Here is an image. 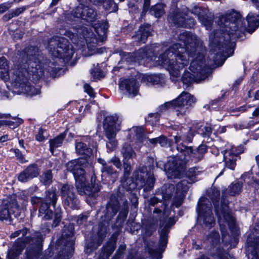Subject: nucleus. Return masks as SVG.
I'll return each instance as SVG.
<instances>
[{
  "instance_id": "nucleus-1",
  "label": "nucleus",
  "mask_w": 259,
  "mask_h": 259,
  "mask_svg": "<svg viewBox=\"0 0 259 259\" xmlns=\"http://www.w3.org/2000/svg\"><path fill=\"white\" fill-rule=\"evenodd\" d=\"M247 26L241 14L232 11L219 17L218 21L221 29L209 35V46L215 65H222L229 57V51L234 45V40L240 38L250 28L254 30L259 26V16L250 13L247 17Z\"/></svg>"
},
{
  "instance_id": "nucleus-2",
  "label": "nucleus",
  "mask_w": 259,
  "mask_h": 259,
  "mask_svg": "<svg viewBox=\"0 0 259 259\" xmlns=\"http://www.w3.org/2000/svg\"><path fill=\"white\" fill-rule=\"evenodd\" d=\"M179 40L183 42L175 44L165 50L159 57H154V60L168 70L171 79L175 81L180 77V71L189 63V56H196L199 53L204 54L202 42L195 34L185 31L180 33Z\"/></svg>"
},
{
  "instance_id": "nucleus-3",
  "label": "nucleus",
  "mask_w": 259,
  "mask_h": 259,
  "mask_svg": "<svg viewBox=\"0 0 259 259\" xmlns=\"http://www.w3.org/2000/svg\"><path fill=\"white\" fill-rule=\"evenodd\" d=\"M38 55V48L32 46L25 48L20 53L19 63L15 65L13 77V86L18 90V92L30 96L40 93L39 90L31 85L28 81L30 75L40 76L43 73Z\"/></svg>"
},
{
  "instance_id": "nucleus-4",
  "label": "nucleus",
  "mask_w": 259,
  "mask_h": 259,
  "mask_svg": "<svg viewBox=\"0 0 259 259\" xmlns=\"http://www.w3.org/2000/svg\"><path fill=\"white\" fill-rule=\"evenodd\" d=\"M28 230L24 228L21 230H17L12 233L10 235L11 238L21 236L13 245L12 248L9 251L7 254V259H16L17 257L21 253L26 245L31 242L34 246L27 249L26 255L27 259H37L41 255V246L40 243L42 239V236L40 233H35L32 236H26Z\"/></svg>"
},
{
  "instance_id": "nucleus-5",
  "label": "nucleus",
  "mask_w": 259,
  "mask_h": 259,
  "mask_svg": "<svg viewBox=\"0 0 259 259\" xmlns=\"http://www.w3.org/2000/svg\"><path fill=\"white\" fill-rule=\"evenodd\" d=\"M177 148L178 151L184 155V160L175 158L167 162L166 165V167L167 168V177L171 179L180 177L183 174L186 162H199L203 158L204 154L207 151L206 147L204 145H200L195 150H193L192 147L183 145L177 146Z\"/></svg>"
},
{
  "instance_id": "nucleus-6",
  "label": "nucleus",
  "mask_w": 259,
  "mask_h": 259,
  "mask_svg": "<svg viewBox=\"0 0 259 259\" xmlns=\"http://www.w3.org/2000/svg\"><path fill=\"white\" fill-rule=\"evenodd\" d=\"M89 166H91V160L89 158H83L71 160L66 164L67 170L71 172L74 177L78 193L81 195L93 197L95 194V190L87 185L84 170V168Z\"/></svg>"
},
{
  "instance_id": "nucleus-7",
  "label": "nucleus",
  "mask_w": 259,
  "mask_h": 259,
  "mask_svg": "<svg viewBox=\"0 0 259 259\" xmlns=\"http://www.w3.org/2000/svg\"><path fill=\"white\" fill-rule=\"evenodd\" d=\"M191 72L185 71L182 77L184 84L189 85L193 82H199L205 80L211 72L210 63H206L203 53H199L190 63Z\"/></svg>"
},
{
  "instance_id": "nucleus-8",
  "label": "nucleus",
  "mask_w": 259,
  "mask_h": 259,
  "mask_svg": "<svg viewBox=\"0 0 259 259\" xmlns=\"http://www.w3.org/2000/svg\"><path fill=\"white\" fill-rule=\"evenodd\" d=\"M119 202L117 197L112 195L106 206V212L104 217H102V222L99 225V230L97 236L92 239V241L86 245L87 252L90 249L91 251L96 249L102 243L106 237V227L108 222L117 212L119 209Z\"/></svg>"
},
{
  "instance_id": "nucleus-9",
  "label": "nucleus",
  "mask_w": 259,
  "mask_h": 259,
  "mask_svg": "<svg viewBox=\"0 0 259 259\" xmlns=\"http://www.w3.org/2000/svg\"><path fill=\"white\" fill-rule=\"evenodd\" d=\"M220 192L218 190H212V194L209 195V198L213 203L216 214L218 217V221L220 224L222 235L224 237L226 233V228L227 227L233 228L235 226V220L231 214L228 207V201H226V196L223 194L221 205L219 207L217 205L219 199Z\"/></svg>"
},
{
  "instance_id": "nucleus-10",
  "label": "nucleus",
  "mask_w": 259,
  "mask_h": 259,
  "mask_svg": "<svg viewBox=\"0 0 259 259\" xmlns=\"http://www.w3.org/2000/svg\"><path fill=\"white\" fill-rule=\"evenodd\" d=\"M48 49L52 56L63 59L65 62L69 61L74 54L73 49L70 46L67 39L60 36H56L50 39Z\"/></svg>"
},
{
  "instance_id": "nucleus-11",
  "label": "nucleus",
  "mask_w": 259,
  "mask_h": 259,
  "mask_svg": "<svg viewBox=\"0 0 259 259\" xmlns=\"http://www.w3.org/2000/svg\"><path fill=\"white\" fill-rule=\"evenodd\" d=\"M21 211V208L18 203L15 196H11L3 201L0 206V220L12 221L11 214L18 217Z\"/></svg>"
},
{
  "instance_id": "nucleus-12",
  "label": "nucleus",
  "mask_w": 259,
  "mask_h": 259,
  "mask_svg": "<svg viewBox=\"0 0 259 259\" xmlns=\"http://www.w3.org/2000/svg\"><path fill=\"white\" fill-rule=\"evenodd\" d=\"M198 221L208 228H211L214 224V219L211 211V204L204 197L200 198L198 203Z\"/></svg>"
},
{
  "instance_id": "nucleus-13",
  "label": "nucleus",
  "mask_w": 259,
  "mask_h": 259,
  "mask_svg": "<svg viewBox=\"0 0 259 259\" xmlns=\"http://www.w3.org/2000/svg\"><path fill=\"white\" fill-rule=\"evenodd\" d=\"M169 224L173 225L175 222L173 219L169 218L168 223H166L164 226H161L159 229V232L160 239L158 243V249H149V252L153 258L160 259L162 257V253L165 250L167 243V235L170 228Z\"/></svg>"
},
{
  "instance_id": "nucleus-14",
  "label": "nucleus",
  "mask_w": 259,
  "mask_h": 259,
  "mask_svg": "<svg viewBox=\"0 0 259 259\" xmlns=\"http://www.w3.org/2000/svg\"><path fill=\"white\" fill-rule=\"evenodd\" d=\"M98 26H94V29L96 34L93 32H88L87 29L83 27V29H79L78 33H80V30L82 32V36L85 39L87 43L90 42L97 43V42H102L106 39V34L108 28V25L106 22L101 24L98 23Z\"/></svg>"
},
{
  "instance_id": "nucleus-15",
  "label": "nucleus",
  "mask_w": 259,
  "mask_h": 259,
  "mask_svg": "<svg viewBox=\"0 0 259 259\" xmlns=\"http://www.w3.org/2000/svg\"><path fill=\"white\" fill-rule=\"evenodd\" d=\"M184 11V10L182 11L179 9L172 11L168 15V21L178 26L186 28L193 27L195 24L194 19L189 16V12Z\"/></svg>"
},
{
  "instance_id": "nucleus-16",
  "label": "nucleus",
  "mask_w": 259,
  "mask_h": 259,
  "mask_svg": "<svg viewBox=\"0 0 259 259\" xmlns=\"http://www.w3.org/2000/svg\"><path fill=\"white\" fill-rule=\"evenodd\" d=\"M134 176L137 184L143 188L144 191L148 192L153 188L155 180L152 175L147 172L146 167H142L135 171Z\"/></svg>"
},
{
  "instance_id": "nucleus-17",
  "label": "nucleus",
  "mask_w": 259,
  "mask_h": 259,
  "mask_svg": "<svg viewBox=\"0 0 259 259\" xmlns=\"http://www.w3.org/2000/svg\"><path fill=\"white\" fill-rule=\"evenodd\" d=\"M175 109H177V115H184L188 109L196 101L195 98L190 94L183 92L176 99L172 100Z\"/></svg>"
},
{
  "instance_id": "nucleus-18",
  "label": "nucleus",
  "mask_w": 259,
  "mask_h": 259,
  "mask_svg": "<svg viewBox=\"0 0 259 259\" xmlns=\"http://www.w3.org/2000/svg\"><path fill=\"white\" fill-rule=\"evenodd\" d=\"M71 15L74 18H81L89 22H94L97 17V13L93 9L82 3L73 10Z\"/></svg>"
},
{
  "instance_id": "nucleus-19",
  "label": "nucleus",
  "mask_w": 259,
  "mask_h": 259,
  "mask_svg": "<svg viewBox=\"0 0 259 259\" xmlns=\"http://www.w3.org/2000/svg\"><path fill=\"white\" fill-rule=\"evenodd\" d=\"M103 128L106 137L116 136L120 130L118 117L116 115L107 116L104 120Z\"/></svg>"
},
{
  "instance_id": "nucleus-20",
  "label": "nucleus",
  "mask_w": 259,
  "mask_h": 259,
  "mask_svg": "<svg viewBox=\"0 0 259 259\" xmlns=\"http://www.w3.org/2000/svg\"><path fill=\"white\" fill-rule=\"evenodd\" d=\"M61 195L65 205L73 209L77 208L78 201L75 197L72 186L68 184L64 185L61 189Z\"/></svg>"
},
{
  "instance_id": "nucleus-21",
  "label": "nucleus",
  "mask_w": 259,
  "mask_h": 259,
  "mask_svg": "<svg viewBox=\"0 0 259 259\" xmlns=\"http://www.w3.org/2000/svg\"><path fill=\"white\" fill-rule=\"evenodd\" d=\"M59 243L65 246L64 250L67 254L64 255V258H69L71 256V253L74 250V238L72 231L66 232V229L63 231L62 236L59 239Z\"/></svg>"
},
{
  "instance_id": "nucleus-22",
  "label": "nucleus",
  "mask_w": 259,
  "mask_h": 259,
  "mask_svg": "<svg viewBox=\"0 0 259 259\" xmlns=\"http://www.w3.org/2000/svg\"><path fill=\"white\" fill-rule=\"evenodd\" d=\"M153 52V47L141 49L136 52L128 54L126 59L127 62L139 63L142 59L152 57Z\"/></svg>"
},
{
  "instance_id": "nucleus-23",
  "label": "nucleus",
  "mask_w": 259,
  "mask_h": 259,
  "mask_svg": "<svg viewBox=\"0 0 259 259\" xmlns=\"http://www.w3.org/2000/svg\"><path fill=\"white\" fill-rule=\"evenodd\" d=\"M240 153L241 151L235 147L224 151L223 155L226 167L232 170L234 169L237 158Z\"/></svg>"
},
{
  "instance_id": "nucleus-24",
  "label": "nucleus",
  "mask_w": 259,
  "mask_h": 259,
  "mask_svg": "<svg viewBox=\"0 0 259 259\" xmlns=\"http://www.w3.org/2000/svg\"><path fill=\"white\" fill-rule=\"evenodd\" d=\"M189 183L186 180H183L178 183L176 187L175 200L174 204L177 207L182 204L185 193L189 189Z\"/></svg>"
},
{
  "instance_id": "nucleus-25",
  "label": "nucleus",
  "mask_w": 259,
  "mask_h": 259,
  "mask_svg": "<svg viewBox=\"0 0 259 259\" xmlns=\"http://www.w3.org/2000/svg\"><path fill=\"white\" fill-rule=\"evenodd\" d=\"M39 175V169L36 164L28 166L18 176V180L21 182H26L37 177Z\"/></svg>"
},
{
  "instance_id": "nucleus-26",
  "label": "nucleus",
  "mask_w": 259,
  "mask_h": 259,
  "mask_svg": "<svg viewBox=\"0 0 259 259\" xmlns=\"http://www.w3.org/2000/svg\"><path fill=\"white\" fill-rule=\"evenodd\" d=\"M120 88L122 90H125L131 98L134 97L138 91V85L133 78L123 79L120 83Z\"/></svg>"
},
{
  "instance_id": "nucleus-27",
  "label": "nucleus",
  "mask_w": 259,
  "mask_h": 259,
  "mask_svg": "<svg viewBox=\"0 0 259 259\" xmlns=\"http://www.w3.org/2000/svg\"><path fill=\"white\" fill-rule=\"evenodd\" d=\"M116 239L113 238L110 239L102 249L97 259H109L116 248Z\"/></svg>"
},
{
  "instance_id": "nucleus-28",
  "label": "nucleus",
  "mask_w": 259,
  "mask_h": 259,
  "mask_svg": "<svg viewBox=\"0 0 259 259\" xmlns=\"http://www.w3.org/2000/svg\"><path fill=\"white\" fill-rule=\"evenodd\" d=\"M150 34V26L144 25L139 28L136 34L133 36V38L138 42L145 43L147 38Z\"/></svg>"
},
{
  "instance_id": "nucleus-29",
  "label": "nucleus",
  "mask_w": 259,
  "mask_h": 259,
  "mask_svg": "<svg viewBox=\"0 0 259 259\" xmlns=\"http://www.w3.org/2000/svg\"><path fill=\"white\" fill-rule=\"evenodd\" d=\"M121 153L123 157V161H128L130 159L135 157L136 154L131 145L128 143L123 145L121 150Z\"/></svg>"
},
{
  "instance_id": "nucleus-30",
  "label": "nucleus",
  "mask_w": 259,
  "mask_h": 259,
  "mask_svg": "<svg viewBox=\"0 0 259 259\" xmlns=\"http://www.w3.org/2000/svg\"><path fill=\"white\" fill-rule=\"evenodd\" d=\"M176 190L175 187L172 184H167L164 186V189L162 190V198L165 201H168L173 197L172 205L175 200Z\"/></svg>"
},
{
  "instance_id": "nucleus-31",
  "label": "nucleus",
  "mask_w": 259,
  "mask_h": 259,
  "mask_svg": "<svg viewBox=\"0 0 259 259\" xmlns=\"http://www.w3.org/2000/svg\"><path fill=\"white\" fill-rule=\"evenodd\" d=\"M76 151L77 153L80 155L86 156L85 158H89L90 160V155H92V149L88 147L87 145L81 142H78L76 143L75 145Z\"/></svg>"
},
{
  "instance_id": "nucleus-32",
  "label": "nucleus",
  "mask_w": 259,
  "mask_h": 259,
  "mask_svg": "<svg viewBox=\"0 0 259 259\" xmlns=\"http://www.w3.org/2000/svg\"><path fill=\"white\" fill-rule=\"evenodd\" d=\"M89 2L94 5L102 4L103 8L110 12H113L117 9V6L114 0H91Z\"/></svg>"
},
{
  "instance_id": "nucleus-33",
  "label": "nucleus",
  "mask_w": 259,
  "mask_h": 259,
  "mask_svg": "<svg viewBox=\"0 0 259 259\" xmlns=\"http://www.w3.org/2000/svg\"><path fill=\"white\" fill-rule=\"evenodd\" d=\"M131 134L135 136L138 142L140 144H143L146 140V137L144 134V130L142 127H133L130 130Z\"/></svg>"
},
{
  "instance_id": "nucleus-34",
  "label": "nucleus",
  "mask_w": 259,
  "mask_h": 259,
  "mask_svg": "<svg viewBox=\"0 0 259 259\" xmlns=\"http://www.w3.org/2000/svg\"><path fill=\"white\" fill-rule=\"evenodd\" d=\"M27 9L28 6H24L12 10L3 16V20L5 21H9L13 17H17L22 14Z\"/></svg>"
},
{
  "instance_id": "nucleus-35",
  "label": "nucleus",
  "mask_w": 259,
  "mask_h": 259,
  "mask_svg": "<svg viewBox=\"0 0 259 259\" xmlns=\"http://www.w3.org/2000/svg\"><path fill=\"white\" fill-rule=\"evenodd\" d=\"M9 66L7 60L5 57L0 58V78L6 79L8 76Z\"/></svg>"
},
{
  "instance_id": "nucleus-36",
  "label": "nucleus",
  "mask_w": 259,
  "mask_h": 259,
  "mask_svg": "<svg viewBox=\"0 0 259 259\" xmlns=\"http://www.w3.org/2000/svg\"><path fill=\"white\" fill-rule=\"evenodd\" d=\"M45 214L44 218L46 220H50L52 218L53 212L49 209V205L46 202H42L39 209V215Z\"/></svg>"
},
{
  "instance_id": "nucleus-37",
  "label": "nucleus",
  "mask_w": 259,
  "mask_h": 259,
  "mask_svg": "<svg viewBox=\"0 0 259 259\" xmlns=\"http://www.w3.org/2000/svg\"><path fill=\"white\" fill-rule=\"evenodd\" d=\"M242 183L235 182L232 183L227 189L228 193L230 196H235L239 194L242 189Z\"/></svg>"
},
{
  "instance_id": "nucleus-38",
  "label": "nucleus",
  "mask_w": 259,
  "mask_h": 259,
  "mask_svg": "<svg viewBox=\"0 0 259 259\" xmlns=\"http://www.w3.org/2000/svg\"><path fill=\"white\" fill-rule=\"evenodd\" d=\"M65 137L64 134H61L59 136L50 141V146L51 152L53 153V150L61 145Z\"/></svg>"
},
{
  "instance_id": "nucleus-39",
  "label": "nucleus",
  "mask_w": 259,
  "mask_h": 259,
  "mask_svg": "<svg viewBox=\"0 0 259 259\" xmlns=\"http://www.w3.org/2000/svg\"><path fill=\"white\" fill-rule=\"evenodd\" d=\"M151 15L155 16L156 18L161 17L165 13L164 5L162 4H158L153 6L150 11Z\"/></svg>"
},
{
  "instance_id": "nucleus-40",
  "label": "nucleus",
  "mask_w": 259,
  "mask_h": 259,
  "mask_svg": "<svg viewBox=\"0 0 259 259\" xmlns=\"http://www.w3.org/2000/svg\"><path fill=\"white\" fill-rule=\"evenodd\" d=\"M199 20L207 29H209L212 25L213 17L210 14L203 15V16H199Z\"/></svg>"
},
{
  "instance_id": "nucleus-41",
  "label": "nucleus",
  "mask_w": 259,
  "mask_h": 259,
  "mask_svg": "<svg viewBox=\"0 0 259 259\" xmlns=\"http://www.w3.org/2000/svg\"><path fill=\"white\" fill-rule=\"evenodd\" d=\"M98 161L102 165V167L101 168L102 172H106L108 174L110 175L113 174L114 170L113 167L111 166L108 165L107 162L104 159L102 158H99L98 159Z\"/></svg>"
},
{
  "instance_id": "nucleus-42",
  "label": "nucleus",
  "mask_w": 259,
  "mask_h": 259,
  "mask_svg": "<svg viewBox=\"0 0 259 259\" xmlns=\"http://www.w3.org/2000/svg\"><path fill=\"white\" fill-rule=\"evenodd\" d=\"M171 108L175 109V105L173 101L166 102L164 104H162L159 106L157 111V113L161 114L166 112L167 110Z\"/></svg>"
},
{
  "instance_id": "nucleus-43",
  "label": "nucleus",
  "mask_w": 259,
  "mask_h": 259,
  "mask_svg": "<svg viewBox=\"0 0 259 259\" xmlns=\"http://www.w3.org/2000/svg\"><path fill=\"white\" fill-rule=\"evenodd\" d=\"M57 197L56 192L54 190L49 191L47 193L46 201H50L53 206L57 202Z\"/></svg>"
},
{
  "instance_id": "nucleus-44",
  "label": "nucleus",
  "mask_w": 259,
  "mask_h": 259,
  "mask_svg": "<svg viewBox=\"0 0 259 259\" xmlns=\"http://www.w3.org/2000/svg\"><path fill=\"white\" fill-rule=\"evenodd\" d=\"M208 240L213 246L220 242V235L217 232H212L208 237Z\"/></svg>"
},
{
  "instance_id": "nucleus-45",
  "label": "nucleus",
  "mask_w": 259,
  "mask_h": 259,
  "mask_svg": "<svg viewBox=\"0 0 259 259\" xmlns=\"http://www.w3.org/2000/svg\"><path fill=\"white\" fill-rule=\"evenodd\" d=\"M116 136L112 137H107L108 141L107 142L106 146L110 151H113L117 146V141L115 139Z\"/></svg>"
},
{
  "instance_id": "nucleus-46",
  "label": "nucleus",
  "mask_w": 259,
  "mask_h": 259,
  "mask_svg": "<svg viewBox=\"0 0 259 259\" xmlns=\"http://www.w3.org/2000/svg\"><path fill=\"white\" fill-rule=\"evenodd\" d=\"M91 74L94 80L99 79L104 76L103 72L98 67L92 69L91 70Z\"/></svg>"
},
{
  "instance_id": "nucleus-47",
  "label": "nucleus",
  "mask_w": 259,
  "mask_h": 259,
  "mask_svg": "<svg viewBox=\"0 0 259 259\" xmlns=\"http://www.w3.org/2000/svg\"><path fill=\"white\" fill-rule=\"evenodd\" d=\"M55 219L53 221L52 226L56 227L58 225L61 220V210L60 208H58L55 210Z\"/></svg>"
},
{
  "instance_id": "nucleus-48",
  "label": "nucleus",
  "mask_w": 259,
  "mask_h": 259,
  "mask_svg": "<svg viewBox=\"0 0 259 259\" xmlns=\"http://www.w3.org/2000/svg\"><path fill=\"white\" fill-rule=\"evenodd\" d=\"M52 174L51 170H47L43 174L42 182L45 185H49L52 182Z\"/></svg>"
},
{
  "instance_id": "nucleus-49",
  "label": "nucleus",
  "mask_w": 259,
  "mask_h": 259,
  "mask_svg": "<svg viewBox=\"0 0 259 259\" xmlns=\"http://www.w3.org/2000/svg\"><path fill=\"white\" fill-rule=\"evenodd\" d=\"M89 217V213L88 212L79 215L77 220V224L78 225H85Z\"/></svg>"
},
{
  "instance_id": "nucleus-50",
  "label": "nucleus",
  "mask_w": 259,
  "mask_h": 259,
  "mask_svg": "<svg viewBox=\"0 0 259 259\" xmlns=\"http://www.w3.org/2000/svg\"><path fill=\"white\" fill-rule=\"evenodd\" d=\"M192 137L193 135L191 133H190L188 134L187 136L185 135H183L182 136H176L175 137V140L176 143L179 142L180 140H183L185 141L190 142L192 141Z\"/></svg>"
},
{
  "instance_id": "nucleus-51",
  "label": "nucleus",
  "mask_w": 259,
  "mask_h": 259,
  "mask_svg": "<svg viewBox=\"0 0 259 259\" xmlns=\"http://www.w3.org/2000/svg\"><path fill=\"white\" fill-rule=\"evenodd\" d=\"M199 171L195 167L191 168L189 169L187 176L191 179V180L194 182L195 181V178L196 176L198 175Z\"/></svg>"
},
{
  "instance_id": "nucleus-52",
  "label": "nucleus",
  "mask_w": 259,
  "mask_h": 259,
  "mask_svg": "<svg viewBox=\"0 0 259 259\" xmlns=\"http://www.w3.org/2000/svg\"><path fill=\"white\" fill-rule=\"evenodd\" d=\"M145 78L148 82H152L154 84H158L160 81V78L156 75H146Z\"/></svg>"
},
{
  "instance_id": "nucleus-53",
  "label": "nucleus",
  "mask_w": 259,
  "mask_h": 259,
  "mask_svg": "<svg viewBox=\"0 0 259 259\" xmlns=\"http://www.w3.org/2000/svg\"><path fill=\"white\" fill-rule=\"evenodd\" d=\"M124 165V175L125 177H128L131 171V163L127 161H123Z\"/></svg>"
},
{
  "instance_id": "nucleus-54",
  "label": "nucleus",
  "mask_w": 259,
  "mask_h": 259,
  "mask_svg": "<svg viewBox=\"0 0 259 259\" xmlns=\"http://www.w3.org/2000/svg\"><path fill=\"white\" fill-rule=\"evenodd\" d=\"M65 35L68 37L74 44L77 43V35L70 31H65Z\"/></svg>"
},
{
  "instance_id": "nucleus-55",
  "label": "nucleus",
  "mask_w": 259,
  "mask_h": 259,
  "mask_svg": "<svg viewBox=\"0 0 259 259\" xmlns=\"http://www.w3.org/2000/svg\"><path fill=\"white\" fill-rule=\"evenodd\" d=\"M12 6L11 3H5L0 5V14L8 10Z\"/></svg>"
},
{
  "instance_id": "nucleus-56",
  "label": "nucleus",
  "mask_w": 259,
  "mask_h": 259,
  "mask_svg": "<svg viewBox=\"0 0 259 259\" xmlns=\"http://www.w3.org/2000/svg\"><path fill=\"white\" fill-rule=\"evenodd\" d=\"M44 131L42 128H39L38 134L36 135V140L38 141L41 142L45 139V137L44 136Z\"/></svg>"
},
{
  "instance_id": "nucleus-57",
  "label": "nucleus",
  "mask_w": 259,
  "mask_h": 259,
  "mask_svg": "<svg viewBox=\"0 0 259 259\" xmlns=\"http://www.w3.org/2000/svg\"><path fill=\"white\" fill-rule=\"evenodd\" d=\"M157 141L161 146L163 147L167 144V139L164 136H160L157 138Z\"/></svg>"
},
{
  "instance_id": "nucleus-58",
  "label": "nucleus",
  "mask_w": 259,
  "mask_h": 259,
  "mask_svg": "<svg viewBox=\"0 0 259 259\" xmlns=\"http://www.w3.org/2000/svg\"><path fill=\"white\" fill-rule=\"evenodd\" d=\"M84 89L85 92H87L91 97H94L93 89L89 84H85L84 85Z\"/></svg>"
},
{
  "instance_id": "nucleus-59",
  "label": "nucleus",
  "mask_w": 259,
  "mask_h": 259,
  "mask_svg": "<svg viewBox=\"0 0 259 259\" xmlns=\"http://www.w3.org/2000/svg\"><path fill=\"white\" fill-rule=\"evenodd\" d=\"M111 161L117 168H121V163L119 158L115 157Z\"/></svg>"
},
{
  "instance_id": "nucleus-60",
  "label": "nucleus",
  "mask_w": 259,
  "mask_h": 259,
  "mask_svg": "<svg viewBox=\"0 0 259 259\" xmlns=\"http://www.w3.org/2000/svg\"><path fill=\"white\" fill-rule=\"evenodd\" d=\"M14 152L18 159H19L21 162H23L24 161V157L21 152L19 149H15Z\"/></svg>"
},
{
  "instance_id": "nucleus-61",
  "label": "nucleus",
  "mask_w": 259,
  "mask_h": 259,
  "mask_svg": "<svg viewBox=\"0 0 259 259\" xmlns=\"http://www.w3.org/2000/svg\"><path fill=\"white\" fill-rule=\"evenodd\" d=\"M43 202L42 198L37 196L32 197L31 198V203L32 204H36L39 202Z\"/></svg>"
},
{
  "instance_id": "nucleus-62",
  "label": "nucleus",
  "mask_w": 259,
  "mask_h": 259,
  "mask_svg": "<svg viewBox=\"0 0 259 259\" xmlns=\"http://www.w3.org/2000/svg\"><path fill=\"white\" fill-rule=\"evenodd\" d=\"M191 13H193L198 16L199 18V16H203V14H202V10L201 9V8L199 7H195Z\"/></svg>"
},
{
  "instance_id": "nucleus-63",
  "label": "nucleus",
  "mask_w": 259,
  "mask_h": 259,
  "mask_svg": "<svg viewBox=\"0 0 259 259\" xmlns=\"http://www.w3.org/2000/svg\"><path fill=\"white\" fill-rule=\"evenodd\" d=\"M204 129L205 130L204 132L203 133L204 136H209L212 132V128L209 126H205L204 127Z\"/></svg>"
},
{
  "instance_id": "nucleus-64",
  "label": "nucleus",
  "mask_w": 259,
  "mask_h": 259,
  "mask_svg": "<svg viewBox=\"0 0 259 259\" xmlns=\"http://www.w3.org/2000/svg\"><path fill=\"white\" fill-rule=\"evenodd\" d=\"M250 256L252 259H259V255L256 249L251 252Z\"/></svg>"
}]
</instances>
